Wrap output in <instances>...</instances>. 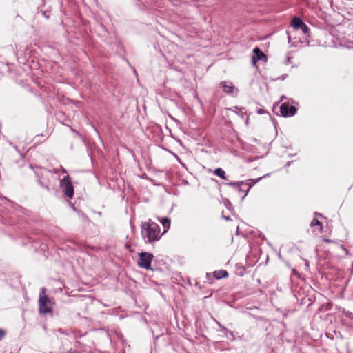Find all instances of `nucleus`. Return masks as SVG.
<instances>
[{
    "label": "nucleus",
    "instance_id": "1",
    "mask_svg": "<svg viewBox=\"0 0 353 353\" xmlns=\"http://www.w3.org/2000/svg\"><path fill=\"white\" fill-rule=\"evenodd\" d=\"M141 235L147 241L152 243L161 238L160 227L156 223L149 220L141 223Z\"/></svg>",
    "mask_w": 353,
    "mask_h": 353
},
{
    "label": "nucleus",
    "instance_id": "2",
    "mask_svg": "<svg viewBox=\"0 0 353 353\" xmlns=\"http://www.w3.org/2000/svg\"><path fill=\"white\" fill-rule=\"evenodd\" d=\"M46 292V288H42L38 300L39 313L44 315L52 312V302Z\"/></svg>",
    "mask_w": 353,
    "mask_h": 353
},
{
    "label": "nucleus",
    "instance_id": "3",
    "mask_svg": "<svg viewBox=\"0 0 353 353\" xmlns=\"http://www.w3.org/2000/svg\"><path fill=\"white\" fill-rule=\"evenodd\" d=\"M154 256L148 252H141L139 255L138 265L146 270H151V262Z\"/></svg>",
    "mask_w": 353,
    "mask_h": 353
},
{
    "label": "nucleus",
    "instance_id": "4",
    "mask_svg": "<svg viewBox=\"0 0 353 353\" xmlns=\"http://www.w3.org/2000/svg\"><path fill=\"white\" fill-rule=\"evenodd\" d=\"M61 187L62 188L64 194L70 198L73 196L74 188L68 175L64 176L63 179L61 181Z\"/></svg>",
    "mask_w": 353,
    "mask_h": 353
},
{
    "label": "nucleus",
    "instance_id": "5",
    "mask_svg": "<svg viewBox=\"0 0 353 353\" xmlns=\"http://www.w3.org/2000/svg\"><path fill=\"white\" fill-rule=\"evenodd\" d=\"M297 109L296 107L291 105L290 107L289 103H283L280 106L281 114L284 117H292L296 113Z\"/></svg>",
    "mask_w": 353,
    "mask_h": 353
},
{
    "label": "nucleus",
    "instance_id": "6",
    "mask_svg": "<svg viewBox=\"0 0 353 353\" xmlns=\"http://www.w3.org/2000/svg\"><path fill=\"white\" fill-rule=\"evenodd\" d=\"M253 52L254 53V56L252 57V62L254 64H256V63L259 60L266 59L265 54L258 48H254Z\"/></svg>",
    "mask_w": 353,
    "mask_h": 353
},
{
    "label": "nucleus",
    "instance_id": "7",
    "mask_svg": "<svg viewBox=\"0 0 353 353\" xmlns=\"http://www.w3.org/2000/svg\"><path fill=\"white\" fill-rule=\"evenodd\" d=\"M214 276L217 279L226 278L228 276V273L225 270H216L214 272Z\"/></svg>",
    "mask_w": 353,
    "mask_h": 353
},
{
    "label": "nucleus",
    "instance_id": "8",
    "mask_svg": "<svg viewBox=\"0 0 353 353\" xmlns=\"http://www.w3.org/2000/svg\"><path fill=\"white\" fill-rule=\"evenodd\" d=\"M303 23V21L299 17H295L292 21V26L296 30L299 29Z\"/></svg>",
    "mask_w": 353,
    "mask_h": 353
},
{
    "label": "nucleus",
    "instance_id": "9",
    "mask_svg": "<svg viewBox=\"0 0 353 353\" xmlns=\"http://www.w3.org/2000/svg\"><path fill=\"white\" fill-rule=\"evenodd\" d=\"M221 85H222L223 92L227 94L232 93L234 89V87L233 85H227L226 82H225V81L221 82Z\"/></svg>",
    "mask_w": 353,
    "mask_h": 353
},
{
    "label": "nucleus",
    "instance_id": "10",
    "mask_svg": "<svg viewBox=\"0 0 353 353\" xmlns=\"http://www.w3.org/2000/svg\"><path fill=\"white\" fill-rule=\"evenodd\" d=\"M214 174L219 177H221L223 179H226L225 172V171L221 168H218L214 170Z\"/></svg>",
    "mask_w": 353,
    "mask_h": 353
},
{
    "label": "nucleus",
    "instance_id": "11",
    "mask_svg": "<svg viewBox=\"0 0 353 353\" xmlns=\"http://www.w3.org/2000/svg\"><path fill=\"white\" fill-rule=\"evenodd\" d=\"M159 221L162 223L163 227L165 228L164 232H165L167 231V230L170 228V219H168L167 217H164L161 219H159Z\"/></svg>",
    "mask_w": 353,
    "mask_h": 353
},
{
    "label": "nucleus",
    "instance_id": "12",
    "mask_svg": "<svg viewBox=\"0 0 353 353\" xmlns=\"http://www.w3.org/2000/svg\"><path fill=\"white\" fill-rule=\"evenodd\" d=\"M310 226L311 227H315V226H319V232H322L323 230V225L322 223L317 219H314L311 221L310 223Z\"/></svg>",
    "mask_w": 353,
    "mask_h": 353
},
{
    "label": "nucleus",
    "instance_id": "13",
    "mask_svg": "<svg viewBox=\"0 0 353 353\" xmlns=\"http://www.w3.org/2000/svg\"><path fill=\"white\" fill-rule=\"evenodd\" d=\"M243 184V181H241V182H229V183H227L226 185H230V186H232V187H234V188H240V186Z\"/></svg>",
    "mask_w": 353,
    "mask_h": 353
},
{
    "label": "nucleus",
    "instance_id": "14",
    "mask_svg": "<svg viewBox=\"0 0 353 353\" xmlns=\"http://www.w3.org/2000/svg\"><path fill=\"white\" fill-rule=\"evenodd\" d=\"M299 29H301L304 34H307L309 31V28L305 23H303Z\"/></svg>",
    "mask_w": 353,
    "mask_h": 353
},
{
    "label": "nucleus",
    "instance_id": "15",
    "mask_svg": "<svg viewBox=\"0 0 353 353\" xmlns=\"http://www.w3.org/2000/svg\"><path fill=\"white\" fill-rule=\"evenodd\" d=\"M6 334V330L0 328V341L2 340Z\"/></svg>",
    "mask_w": 353,
    "mask_h": 353
},
{
    "label": "nucleus",
    "instance_id": "16",
    "mask_svg": "<svg viewBox=\"0 0 353 353\" xmlns=\"http://www.w3.org/2000/svg\"><path fill=\"white\" fill-rule=\"evenodd\" d=\"M250 188H251V186H249L248 188V190H246V193L248 192V190H250Z\"/></svg>",
    "mask_w": 353,
    "mask_h": 353
},
{
    "label": "nucleus",
    "instance_id": "17",
    "mask_svg": "<svg viewBox=\"0 0 353 353\" xmlns=\"http://www.w3.org/2000/svg\"><path fill=\"white\" fill-rule=\"evenodd\" d=\"M250 188H251V186H249L248 188V190H246V193L248 192V190H250Z\"/></svg>",
    "mask_w": 353,
    "mask_h": 353
},
{
    "label": "nucleus",
    "instance_id": "18",
    "mask_svg": "<svg viewBox=\"0 0 353 353\" xmlns=\"http://www.w3.org/2000/svg\"><path fill=\"white\" fill-rule=\"evenodd\" d=\"M250 188H251V186H249L248 188V190H246V193L248 192V190H250Z\"/></svg>",
    "mask_w": 353,
    "mask_h": 353
},
{
    "label": "nucleus",
    "instance_id": "19",
    "mask_svg": "<svg viewBox=\"0 0 353 353\" xmlns=\"http://www.w3.org/2000/svg\"><path fill=\"white\" fill-rule=\"evenodd\" d=\"M250 188H251V186H249L248 188V190H246V193L248 192V190H250Z\"/></svg>",
    "mask_w": 353,
    "mask_h": 353
},
{
    "label": "nucleus",
    "instance_id": "20",
    "mask_svg": "<svg viewBox=\"0 0 353 353\" xmlns=\"http://www.w3.org/2000/svg\"><path fill=\"white\" fill-rule=\"evenodd\" d=\"M325 241H326V242H330L331 241H330V239H325Z\"/></svg>",
    "mask_w": 353,
    "mask_h": 353
}]
</instances>
